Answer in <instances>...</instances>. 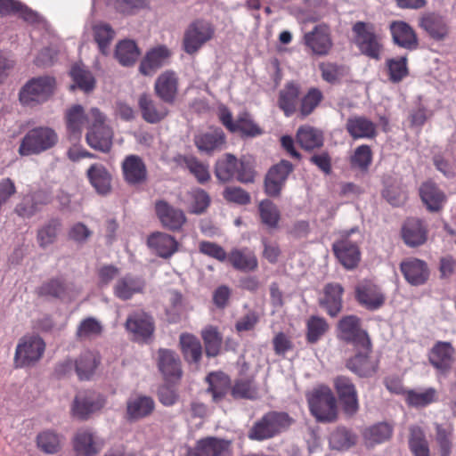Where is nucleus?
Masks as SVG:
<instances>
[{"mask_svg":"<svg viewBox=\"0 0 456 456\" xmlns=\"http://www.w3.org/2000/svg\"><path fill=\"white\" fill-rule=\"evenodd\" d=\"M74 363L79 379H89L95 371L99 358L96 354L87 351L83 353Z\"/></svg>","mask_w":456,"mask_h":456,"instance_id":"603ef678","label":"nucleus"},{"mask_svg":"<svg viewBox=\"0 0 456 456\" xmlns=\"http://www.w3.org/2000/svg\"><path fill=\"white\" fill-rule=\"evenodd\" d=\"M76 456H96L102 450V444L89 429H79L72 439Z\"/></svg>","mask_w":456,"mask_h":456,"instance_id":"6ab92c4d","label":"nucleus"},{"mask_svg":"<svg viewBox=\"0 0 456 456\" xmlns=\"http://www.w3.org/2000/svg\"><path fill=\"white\" fill-rule=\"evenodd\" d=\"M121 167L125 181L131 185L142 183L147 179L146 165L140 156L134 154L126 156Z\"/></svg>","mask_w":456,"mask_h":456,"instance_id":"5701e85b","label":"nucleus"},{"mask_svg":"<svg viewBox=\"0 0 456 456\" xmlns=\"http://www.w3.org/2000/svg\"><path fill=\"white\" fill-rule=\"evenodd\" d=\"M136 43L130 39L119 41L115 48V57L122 66H132L140 56Z\"/></svg>","mask_w":456,"mask_h":456,"instance_id":"a18cd8bd","label":"nucleus"},{"mask_svg":"<svg viewBox=\"0 0 456 456\" xmlns=\"http://www.w3.org/2000/svg\"><path fill=\"white\" fill-rule=\"evenodd\" d=\"M227 260L235 270L244 273L254 272L258 267L257 257L248 248L232 249L227 256Z\"/></svg>","mask_w":456,"mask_h":456,"instance_id":"f704fd0d","label":"nucleus"},{"mask_svg":"<svg viewBox=\"0 0 456 456\" xmlns=\"http://www.w3.org/2000/svg\"><path fill=\"white\" fill-rule=\"evenodd\" d=\"M155 410V402L152 397L137 395L128 398L126 402V418L134 422L145 419Z\"/></svg>","mask_w":456,"mask_h":456,"instance_id":"a211bd4d","label":"nucleus"},{"mask_svg":"<svg viewBox=\"0 0 456 456\" xmlns=\"http://www.w3.org/2000/svg\"><path fill=\"white\" fill-rule=\"evenodd\" d=\"M343 287L339 283H328L323 288V296L319 304L331 317L337 316L342 309Z\"/></svg>","mask_w":456,"mask_h":456,"instance_id":"473e14b6","label":"nucleus"},{"mask_svg":"<svg viewBox=\"0 0 456 456\" xmlns=\"http://www.w3.org/2000/svg\"><path fill=\"white\" fill-rule=\"evenodd\" d=\"M92 123L87 126L86 141L94 150L102 153L110 151L113 144L114 133L106 124L107 117L98 108L90 109Z\"/></svg>","mask_w":456,"mask_h":456,"instance_id":"f03ea898","label":"nucleus"},{"mask_svg":"<svg viewBox=\"0 0 456 456\" xmlns=\"http://www.w3.org/2000/svg\"><path fill=\"white\" fill-rule=\"evenodd\" d=\"M145 287L144 281L132 274L118 278L113 286V294L121 300H128L134 295L142 293Z\"/></svg>","mask_w":456,"mask_h":456,"instance_id":"72a5a7b5","label":"nucleus"},{"mask_svg":"<svg viewBox=\"0 0 456 456\" xmlns=\"http://www.w3.org/2000/svg\"><path fill=\"white\" fill-rule=\"evenodd\" d=\"M453 348L449 342H437L431 349L430 363L443 373L447 372L452 363Z\"/></svg>","mask_w":456,"mask_h":456,"instance_id":"ea45409f","label":"nucleus"},{"mask_svg":"<svg viewBox=\"0 0 456 456\" xmlns=\"http://www.w3.org/2000/svg\"><path fill=\"white\" fill-rule=\"evenodd\" d=\"M389 79L393 83H399L408 75L407 58H392L387 61Z\"/></svg>","mask_w":456,"mask_h":456,"instance_id":"e2e57ef3","label":"nucleus"},{"mask_svg":"<svg viewBox=\"0 0 456 456\" xmlns=\"http://www.w3.org/2000/svg\"><path fill=\"white\" fill-rule=\"evenodd\" d=\"M422 202L430 212H438L446 201L444 192L432 181L423 183L419 187Z\"/></svg>","mask_w":456,"mask_h":456,"instance_id":"c9c22d12","label":"nucleus"},{"mask_svg":"<svg viewBox=\"0 0 456 456\" xmlns=\"http://www.w3.org/2000/svg\"><path fill=\"white\" fill-rule=\"evenodd\" d=\"M60 226L59 221L52 220L38 230L37 242L41 248H46L55 241Z\"/></svg>","mask_w":456,"mask_h":456,"instance_id":"0e129e2a","label":"nucleus"},{"mask_svg":"<svg viewBox=\"0 0 456 456\" xmlns=\"http://www.w3.org/2000/svg\"><path fill=\"white\" fill-rule=\"evenodd\" d=\"M338 338L354 345L355 348L369 349L370 339L355 315L344 316L338 323Z\"/></svg>","mask_w":456,"mask_h":456,"instance_id":"9b49d317","label":"nucleus"},{"mask_svg":"<svg viewBox=\"0 0 456 456\" xmlns=\"http://www.w3.org/2000/svg\"><path fill=\"white\" fill-rule=\"evenodd\" d=\"M346 129L354 140L373 139L377 135V124L365 116L349 117Z\"/></svg>","mask_w":456,"mask_h":456,"instance_id":"a878e982","label":"nucleus"},{"mask_svg":"<svg viewBox=\"0 0 456 456\" xmlns=\"http://www.w3.org/2000/svg\"><path fill=\"white\" fill-rule=\"evenodd\" d=\"M125 328L134 340L144 342L151 338L154 332V322L152 317L147 313L137 310L128 314Z\"/></svg>","mask_w":456,"mask_h":456,"instance_id":"ddd939ff","label":"nucleus"},{"mask_svg":"<svg viewBox=\"0 0 456 456\" xmlns=\"http://www.w3.org/2000/svg\"><path fill=\"white\" fill-rule=\"evenodd\" d=\"M405 280L413 286L424 284L429 276L427 264L418 258H408L400 264Z\"/></svg>","mask_w":456,"mask_h":456,"instance_id":"c756f323","label":"nucleus"},{"mask_svg":"<svg viewBox=\"0 0 456 456\" xmlns=\"http://www.w3.org/2000/svg\"><path fill=\"white\" fill-rule=\"evenodd\" d=\"M392 434L393 427L390 424L379 422L366 428L363 437L370 445H375L389 440Z\"/></svg>","mask_w":456,"mask_h":456,"instance_id":"5fc2aeb1","label":"nucleus"},{"mask_svg":"<svg viewBox=\"0 0 456 456\" xmlns=\"http://www.w3.org/2000/svg\"><path fill=\"white\" fill-rule=\"evenodd\" d=\"M231 443L228 440L208 436L197 441L183 456H229Z\"/></svg>","mask_w":456,"mask_h":456,"instance_id":"2eb2a0df","label":"nucleus"},{"mask_svg":"<svg viewBox=\"0 0 456 456\" xmlns=\"http://www.w3.org/2000/svg\"><path fill=\"white\" fill-rule=\"evenodd\" d=\"M75 85L71 86V89L79 88L85 93L92 92L95 87V78L93 73L82 64H75L69 72Z\"/></svg>","mask_w":456,"mask_h":456,"instance_id":"49530a36","label":"nucleus"},{"mask_svg":"<svg viewBox=\"0 0 456 456\" xmlns=\"http://www.w3.org/2000/svg\"><path fill=\"white\" fill-rule=\"evenodd\" d=\"M356 297L359 303L370 310L379 308L385 300L383 293L375 284L363 282L356 288Z\"/></svg>","mask_w":456,"mask_h":456,"instance_id":"58836bf2","label":"nucleus"},{"mask_svg":"<svg viewBox=\"0 0 456 456\" xmlns=\"http://www.w3.org/2000/svg\"><path fill=\"white\" fill-rule=\"evenodd\" d=\"M200 335L205 345L207 356H216L221 350L223 342V338L218 329L215 326L208 325L201 330Z\"/></svg>","mask_w":456,"mask_h":456,"instance_id":"864d4df0","label":"nucleus"},{"mask_svg":"<svg viewBox=\"0 0 456 456\" xmlns=\"http://www.w3.org/2000/svg\"><path fill=\"white\" fill-rule=\"evenodd\" d=\"M102 332V325L95 318L84 319L77 329V337L81 339L92 338L100 336Z\"/></svg>","mask_w":456,"mask_h":456,"instance_id":"69168bd1","label":"nucleus"},{"mask_svg":"<svg viewBox=\"0 0 456 456\" xmlns=\"http://www.w3.org/2000/svg\"><path fill=\"white\" fill-rule=\"evenodd\" d=\"M45 350L44 340L37 335L22 337L16 346L15 363L18 367L34 365L43 356Z\"/></svg>","mask_w":456,"mask_h":456,"instance_id":"9d476101","label":"nucleus"},{"mask_svg":"<svg viewBox=\"0 0 456 456\" xmlns=\"http://www.w3.org/2000/svg\"><path fill=\"white\" fill-rule=\"evenodd\" d=\"M304 40L313 53L319 55L327 54L332 46L330 30L324 25H318L313 31L306 33Z\"/></svg>","mask_w":456,"mask_h":456,"instance_id":"7c9ffc66","label":"nucleus"},{"mask_svg":"<svg viewBox=\"0 0 456 456\" xmlns=\"http://www.w3.org/2000/svg\"><path fill=\"white\" fill-rule=\"evenodd\" d=\"M419 25L431 38L437 41L444 40L449 34L446 19L436 12L423 14L419 18Z\"/></svg>","mask_w":456,"mask_h":456,"instance_id":"393cba45","label":"nucleus"},{"mask_svg":"<svg viewBox=\"0 0 456 456\" xmlns=\"http://www.w3.org/2000/svg\"><path fill=\"white\" fill-rule=\"evenodd\" d=\"M236 132L246 137H256L263 134V129L248 112H242L236 119Z\"/></svg>","mask_w":456,"mask_h":456,"instance_id":"680f3d73","label":"nucleus"},{"mask_svg":"<svg viewBox=\"0 0 456 456\" xmlns=\"http://www.w3.org/2000/svg\"><path fill=\"white\" fill-rule=\"evenodd\" d=\"M436 394L434 388H428L423 391L408 390L405 391V400L410 406L425 407L435 401Z\"/></svg>","mask_w":456,"mask_h":456,"instance_id":"052dcab7","label":"nucleus"},{"mask_svg":"<svg viewBox=\"0 0 456 456\" xmlns=\"http://www.w3.org/2000/svg\"><path fill=\"white\" fill-rule=\"evenodd\" d=\"M225 142V135L221 128H211L194 137V142L198 150L207 154L222 151Z\"/></svg>","mask_w":456,"mask_h":456,"instance_id":"bb28decb","label":"nucleus"},{"mask_svg":"<svg viewBox=\"0 0 456 456\" xmlns=\"http://www.w3.org/2000/svg\"><path fill=\"white\" fill-rule=\"evenodd\" d=\"M167 103L157 102L148 94H142L138 99V106L142 118L150 124H157L169 113Z\"/></svg>","mask_w":456,"mask_h":456,"instance_id":"4be33fe9","label":"nucleus"},{"mask_svg":"<svg viewBox=\"0 0 456 456\" xmlns=\"http://www.w3.org/2000/svg\"><path fill=\"white\" fill-rule=\"evenodd\" d=\"M311 413L318 421L331 422L337 419L336 398L330 387L320 386L307 395Z\"/></svg>","mask_w":456,"mask_h":456,"instance_id":"0eeeda50","label":"nucleus"},{"mask_svg":"<svg viewBox=\"0 0 456 456\" xmlns=\"http://www.w3.org/2000/svg\"><path fill=\"white\" fill-rule=\"evenodd\" d=\"M148 245L164 258L170 257L176 250L178 244L175 238L164 232H156L148 238Z\"/></svg>","mask_w":456,"mask_h":456,"instance_id":"a19ab883","label":"nucleus"},{"mask_svg":"<svg viewBox=\"0 0 456 456\" xmlns=\"http://www.w3.org/2000/svg\"><path fill=\"white\" fill-rule=\"evenodd\" d=\"M183 163L190 172L196 177L199 183H204L210 179L208 166L200 162L195 157H184Z\"/></svg>","mask_w":456,"mask_h":456,"instance_id":"774afa93","label":"nucleus"},{"mask_svg":"<svg viewBox=\"0 0 456 456\" xmlns=\"http://www.w3.org/2000/svg\"><path fill=\"white\" fill-rule=\"evenodd\" d=\"M361 239L359 229L354 227L340 232L339 239L332 244L334 255L345 268L353 269L358 265L361 259L358 243Z\"/></svg>","mask_w":456,"mask_h":456,"instance_id":"20e7f679","label":"nucleus"},{"mask_svg":"<svg viewBox=\"0 0 456 456\" xmlns=\"http://www.w3.org/2000/svg\"><path fill=\"white\" fill-rule=\"evenodd\" d=\"M409 446L414 456H429V447L425 434L419 427L410 428Z\"/></svg>","mask_w":456,"mask_h":456,"instance_id":"13d9d810","label":"nucleus"},{"mask_svg":"<svg viewBox=\"0 0 456 456\" xmlns=\"http://www.w3.org/2000/svg\"><path fill=\"white\" fill-rule=\"evenodd\" d=\"M352 31L360 52L371 59L379 60L383 46L375 26L369 22L357 21L354 24Z\"/></svg>","mask_w":456,"mask_h":456,"instance_id":"6e6552de","label":"nucleus"},{"mask_svg":"<svg viewBox=\"0 0 456 456\" xmlns=\"http://www.w3.org/2000/svg\"><path fill=\"white\" fill-rule=\"evenodd\" d=\"M231 394L235 399L254 400L258 397L257 387L251 378H240L236 379L231 388Z\"/></svg>","mask_w":456,"mask_h":456,"instance_id":"6e6d98bb","label":"nucleus"},{"mask_svg":"<svg viewBox=\"0 0 456 456\" xmlns=\"http://www.w3.org/2000/svg\"><path fill=\"white\" fill-rule=\"evenodd\" d=\"M216 178L223 183L233 179L240 183H250L254 180V172L248 163L238 159L234 155L226 153L219 159L215 167Z\"/></svg>","mask_w":456,"mask_h":456,"instance_id":"423d86ee","label":"nucleus"},{"mask_svg":"<svg viewBox=\"0 0 456 456\" xmlns=\"http://www.w3.org/2000/svg\"><path fill=\"white\" fill-rule=\"evenodd\" d=\"M56 80L51 76L28 79L19 92V101L25 107H37L46 102L54 94Z\"/></svg>","mask_w":456,"mask_h":456,"instance_id":"f257e3e1","label":"nucleus"},{"mask_svg":"<svg viewBox=\"0 0 456 456\" xmlns=\"http://www.w3.org/2000/svg\"><path fill=\"white\" fill-rule=\"evenodd\" d=\"M334 385L345 413L354 415L359 410V403L356 388L351 379L346 376H338L335 379Z\"/></svg>","mask_w":456,"mask_h":456,"instance_id":"dca6fc26","label":"nucleus"},{"mask_svg":"<svg viewBox=\"0 0 456 456\" xmlns=\"http://www.w3.org/2000/svg\"><path fill=\"white\" fill-rule=\"evenodd\" d=\"M53 196L48 190H31L24 194L14 208V213L21 218L28 219L42 211L51 203Z\"/></svg>","mask_w":456,"mask_h":456,"instance_id":"f8f14e48","label":"nucleus"},{"mask_svg":"<svg viewBox=\"0 0 456 456\" xmlns=\"http://www.w3.org/2000/svg\"><path fill=\"white\" fill-rule=\"evenodd\" d=\"M179 342L184 358L190 362H199L202 355V346L199 338L192 334L183 333Z\"/></svg>","mask_w":456,"mask_h":456,"instance_id":"09e8293b","label":"nucleus"},{"mask_svg":"<svg viewBox=\"0 0 456 456\" xmlns=\"http://www.w3.org/2000/svg\"><path fill=\"white\" fill-rule=\"evenodd\" d=\"M209 385L208 392L211 393L213 401L220 402L230 389V379L223 372L211 373L207 377Z\"/></svg>","mask_w":456,"mask_h":456,"instance_id":"8fccbe9b","label":"nucleus"},{"mask_svg":"<svg viewBox=\"0 0 456 456\" xmlns=\"http://www.w3.org/2000/svg\"><path fill=\"white\" fill-rule=\"evenodd\" d=\"M389 29L395 45L410 51L417 49L419 45L417 35L408 23L395 20L390 23Z\"/></svg>","mask_w":456,"mask_h":456,"instance_id":"b1692460","label":"nucleus"},{"mask_svg":"<svg viewBox=\"0 0 456 456\" xmlns=\"http://www.w3.org/2000/svg\"><path fill=\"white\" fill-rule=\"evenodd\" d=\"M292 419L283 411H269L256 420L248 430V437L264 441L274 437L289 428Z\"/></svg>","mask_w":456,"mask_h":456,"instance_id":"7ed1b4c3","label":"nucleus"},{"mask_svg":"<svg viewBox=\"0 0 456 456\" xmlns=\"http://www.w3.org/2000/svg\"><path fill=\"white\" fill-rule=\"evenodd\" d=\"M299 96V88L293 83H288L279 94V107L287 117L291 116L295 110Z\"/></svg>","mask_w":456,"mask_h":456,"instance_id":"3c124183","label":"nucleus"},{"mask_svg":"<svg viewBox=\"0 0 456 456\" xmlns=\"http://www.w3.org/2000/svg\"><path fill=\"white\" fill-rule=\"evenodd\" d=\"M358 353L348 359L346 367L359 377H370L378 369V363L370 357L371 346L369 349L356 348Z\"/></svg>","mask_w":456,"mask_h":456,"instance_id":"c85d7f7f","label":"nucleus"},{"mask_svg":"<svg viewBox=\"0 0 456 456\" xmlns=\"http://www.w3.org/2000/svg\"><path fill=\"white\" fill-rule=\"evenodd\" d=\"M297 140L303 149L312 151L322 147L324 138L321 130L310 126H304L298 128Z\"/></svg>","mask_w":456,"mask_h":456,"instance_id":"37998d69","label":"nucleus"},{"mask_svg":"<svg viewBox=\"0 0 456 456\" xmlns=\"http://www.w3.org/2000/svg\"><path fill=\"white\" fill-rule=\"evenodd\" d=\"M154 91L162 102L173 104L178 92V78L175 73L165 71L160 74L155 81Z\"/></svg>","mask_w":456,"mask_h":456,"instance_id":"cd10ccee","label":"nucleus"},{"mask_svg":"<svg viewBox=\"0 0 456 456\" xmlns=\"http://www.w3.org/2000/svg\"><path fill=\"white\" fill-rule=\"evenodd\" d=\"M170 55V51L164 45L150 50L140 63V72L144 76L153 75L158 69L167 63Z\"/></svg>","mask_w":456,"mask_h":456,"instance_id":"e433bc0d","label":"nucleus"},{"mask_svg":"<svg viewBox=\"0 0 456 456\" xmlns=\"http://www.w3.org/2000/svg\"><path fill=\"white\" fill-rule=\"evenodd\" d=\"M37 448L46 454H55L61 449L62 436L52 429L43 430L37 436Z\"/></svg>","mask_w":456,"mask_h":456,"instance_id":"de8ad7c7","label":"nucleus"},{"mask_svg":"<svg viewBox=\"0 0 456 456\" xmlns=\"http://www.w3.org/2000/svg\"><path fill=\"white\" fill-rule=\"evenodd\" d=\"M92 31L94 40L97 44L99 51L103 55L109 54L110 45L116 36L115 30L108 23L98 22L93 25Z\"/></svg>","mask_w":456,"mask_h":456,"instance_id":"c03bdc74","label":"nucleus"},{"mask_svg":"<svg viewBox=\"0 0 456 456\" xmlns=\"http://www.w3.org/2000/svg\"><path fill=\"white\" fill-rule=\"evenodd\" d=\"M90 184L100 195H107L111 191V175L108 169L99 163H94L86 171Z\"/></svg>","mask_w":456,"mask_h":456,"instance_id":"4c0bfd02","label":"nucleus"},{"mask_svg":"<svg viewBox=\"0 0 456 456\" xmlns=\"http://www.w3.org/2000/svg\"><path fill=\"white\" fill-rule=\"evenodd\" d=\"M155 210L162 225L169 230H180L186 222L183 211L171 206L165 200L157 201Z\"/></svg>","mask_w":456,"mask_h":456,"instance_id":"aec40b11","label":"nucleus"},{"mask_svg":"<svg viewBox=\"0 0 456 456\" xmlns=\"http://www.w3.org/2000/svg\"><path fill=\"white\" fill-rule=\"evenodd\" d=\"M402 238L404 243L411 248L420 246L427 241L428 226L417 217L408 218L402 227Z\"/></svg>","mask_w":456,"mask_h":456,"instance_id":"412c9836","label":"nucleus"},{"mask_svg":"<svg viewBox=\"0 0 456 456\" xmlns=\"http://www.w3.org/2000/svg\"><path fill=\"white\" fill-rule=\"evenodd\" d=\"M58 140V134L52 127L37 126L23 136L18 152L20 156L38 155L54 147Z\"/></svg>","mask_w":456,"mask_h":456,"instance_id":"39448f33","label":"nucleus"},{"mask_svg":"<svg viewBox=\"0 0 456 456\" xmlns=\"http://www.w3.org/2000/svg\"><path fill=\"white\" fill-rule=\"evenodd\" d=\"M357 436L352 431L338 428L330 436V444L335 450H347L355 444Z\"/></svg>","mask_w":456,"mask_h":456,"instance_id":"bf43d9fd","label":"nucleus"},{"mask_svg":"<svg viewBox=\"0 0 456 456\" xmlns=\"http://www.w3.org/2000/svg\"><path fill=\"white\" fill-rule=\"evenodd\" d=\"M189 195L191 199L190 211L196 215L204 213L210 203L208 194L204 190L193 189Z\"/></svg>","mask_w":456,"mask_h":456,"instance_id":"338daca9","label":"nucleus"},{"mask_svg":"<svg viewBox=\"0 0 456 456\" xmlns=\"http://www.w3.org/2000/svg\"><path fill=\"white\" fill-rule=\"evenodd\" d=\"M66 125L69 132L80 134L83 128L92 123L90 110L86 114L84 108L79 104H75L69 108L65 115Z\"/></svg>","mask_w":456,"mask_h":456,"instance_id":"79ce46f5","label":"nucleus"},{"mask_svg":"<svg viewBox=\"0 0 456 456\" xmlns=\"http://www.w3.org/2000/svg\"><path fill=\"white\" fill-rule=\"evenodd\" d=\"M327 321L320 316L313 315L306 322V340L314 344L329 330Z\"/></svg>","mask_w":456,"mask_h":456,"instance_id":"4d7b16f0","label":"nucleus"},{"mask_svg":"<svg viewBox=\"0 0 456 456\" xmlns=\"http://www.w3.org/2000/svg\"><path fill=\"white\" fill-rule=\"evenodd\" d=\"M158 358L159 370L167 381H175L181 378V362L175 352L169 349H159Z\"/></svg>","mask_w":456,"mask_h":456,"instance_id":"2f4dec72","label":"nucleus"},{"mask_svg":"<svg viewBox=\"0 0 456 456\" xmlns=\"http://www.w3.org/2000/svg\"><path fill=\"white\" fill-rule=\"evenodd\" d=\"M215 35L214 26L205 20H195L185 28L183 48L188 54L197 53Z\"/></svg>","mask_w":456,"mask_h":456,"instance_id":"1a4fd4ad","label":"nucleus"},{"mask_svg":"<svg viewBox=\"0 0 456 456\" xmlns=\"http://www.w3.org/2000/svg\"><path fill=\"white\" fill-rule=\"evenodd\" d=\"M293 165L288 160H281L267 172L265 179V191L270 197L280 196L286 181L293 171Z\"/></svg>","mask_w":456,"mask_h":456,"instance_id":"4468645a","label":"nucleus"},{"mask_svg":"<svg viewBox=\"0 0 456 456\" xmlns=\"http://www.w3.org/2000/svg\"><path fill=\"white\" fill-rule=\"evenodd\" d=\"M104 405V399L94 393L85 392L76 395L71 413L73 417L79 419H86L90 414L101 410Z\"/></svg>","mask_w":456,"mask_h":456,"instance_id":"f3484780","label":"nucleus"}]
</instances>
